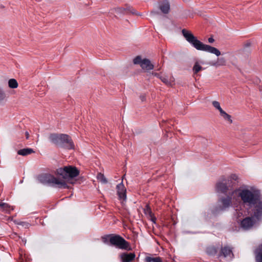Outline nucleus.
<instances>
[{"mask_svg": "<svg viewBox=\"0 0 262 262\" xmlns=\"http://www.w3.org/2000/svg\"><path fill=\"white\" fill-rule=\"evenodd\" d=\"M26 138L27 139L29 138V133L28 132H26Z\"/></svg>", "mask_w": 262, "mask_h": 262, "instance_id": "473e14b6", "label": "nucleus"}, {"mask_svg": "<svg viewBox=\"0 0 262 262\" xmlns=\"http://www.w3.org/2000/svg\"><path fill=\"white\" fill-rule=\"evenodd\" d=\"M257 212L254 213V216L258 219V216L262 213V207H260L257 209Z\"/></svg>", "mask_w": 262, "mask_h": 262, "instance_id": "a878e982", "label": "nucleus"}, {"mask_svg": "<svg viewBox=\"0 0 262 262\" xmlns=\"http://www.w3.org/2000/svg\"><path fill=\"white\" fill-rule=\"evenodd\" d=\"M34 152V151L31 148H24L20 149L17 151V154L19 155L25 156L31 154Z\"/></svg>", "mask_w": 262, "mask_h": 262, "instance_id": "dca6fc26", "label": "nucleus"}, {"mask_svg": "<svg viewBox=\"0 0 262 262\" xmlns=\"http://www.w3.org/2000/svg\"><path fill=\"white\" fill-rule=\"evenodd\" d=\"M68 149L74 148V145L71 138L67 135V138L66 140H62V145Z\"/></svg>", "mask_w": 262, "mask_h": 262, "instance_id": "9b49d317", "label": "nucleus"}, {"mask_svg": "<svg viewBox=\"0 0 262 262\" xmlns=\"http://www.w3.org/2000/svg\"><path fill=\"white\" fill-rule=\"evenodd\" d=\"M214 41V39L212 37H210L208 38V42L209 43H213Z\"/></svg>", "mask_w": 262, "mask_h": 262, "instance_id": "c756f323", "label": "nucleus"}, {"mask_svg": "<svg viewBox=\"0 0 262 262\" xmlns=\"http://www.w3.org/2000/svg\"><path fill=\"white\" fill-rule=\"evenodd\" d=\"M207 252L210 255H213L216 253V250L214 247H209L207 248Z\"/></svg>", "mask_w": 262, "mask_h": 262, "instance_id": "b1692460", "label": "nucleus"}, {"mask_svg": "<svg viewBox=\"0 0 262 262\" xmlns=\"http://www.w3.org/2000/svg\"><path fill=\"white\" fill-rule=\"evenodd\" d=\"M231 204H237V203L236 202H233L232 198V193L230 195V196H228L225 198H223L221 201L220 207L221 209L224 210L229 207Z\"/></svg>", "mask_w": 262, "mask_h": 262, "instance_id": "0eeeda50", "label": "nucleus"}, {"mask_svg": "<svg viewBox=\"0 0 262 262\" xmlns=\"http://www.w3.org/2000/svg\"><path fill=\"white\" fill-rule=\"evenodd\" d=\"M8 87L10 89H15L18 86V83L15 79H10L8 81Z\"/></svg>", "mask_w": 262, "mask_h": 262, "instance_id": "2eb2a0df", "label": "nucleus"}, {"mask_svg": "<svg viewBox=\"0 0 262 262\" xmlns=\"http://www.w3.org/2000/svg\"><path fill=\"white\" fill-rule=\"evenodd\" d=\"M160 10L164 13H167L170 9L169 3L167 1L161 2L160 5Z\"/></svg>", "mask_w": 262, "mask_h": 262, "instance_id": "ddd939ff", "label": "nucleus"}, {"mask_svg": "<svg viewBox=\"0 0 262 262\" xmlns=\"http://www.w3.org/2000/svg\"><path fill=\"white\" fill-rule=\"evenodd\" d=\"M222 253L224 256H227L231 254V249L228 247H225L222 250Z\"/></svg>", "mask_w": 262, "mask_h": 262, "instance_id": "5701e85b", "label": "nucleus"}, {"mask_svg": "<svg viewBox=\"0 0 262 262\" xmlns=\"http://www.w3.org/2000/svg\"><path fill=\"white\" fill-rule=\"evenodd\" d=\"M217 189L219 191L225 192L227 190L226 185L224 183H220L217 184L216 186Z\"/></svg>", "mask_w": 262, "mask_h": 262, "instance_id": "aec40b11", "label": "nucleus"}, {"mask_svg": "<svg viewBox=\"0 0 262 262\" xmlns=\"http://www.w3.org/2000/svg\"><path fill=\"white\" fill-rule=\"evenodd\" d=\"M233 202L237 203L241 202L248 204L249 205H254L258 203V200L254 194L250 190L244 187H240L232 192Z\"/></svg>", "mask_w": 262, "mask_h": 262, "instance_id": "7ed1b4c3", "label": "nucleus"}, {"mask_svg": "<svg viewBox=\"0 0 262 262\" xmlns=\"http://www.w3.org/2000/svg\"><path fill=\"white\" fill-rule=\"evenodd\" d=\"M256 220L253 217H246L241 222V226L245 229H249L256 223Z\"/></svg>", "mask_w": 262, "mask_h": 262, "instance_id": "1a4fd4ad", "label": "nucleus"}, {"mask_svg": "<svg viewBox=\"0 0 262 262\" xmlns=\"http://www.w3.org/2000/svg\"><path fill=\"white\" fill-rule=\"evenodd\" d=\"M182 34L185 39L198 50L213 54L217 56L221 55V52L217 48L208 45L204 44L190 31L183 29Z\"/></svg>", "mask_w": 262, "mask_h": 262, "instance_id": "f03ea898", "label": "nucleus"}, {"mask_svg": "<svg viewBox=\"0 0 262 262\" xmlns=\"http://www.w3.org/2000/svg\"><path fill=\"white\" fill-rule=\"evenodd\" d=\"M163 82L168 86H172L174 84V78L173 76H163L159 77Z\"/></svg>", "mask_w": 262, "mask_h": 262, "instance_id": "9d476101", "label": "nucleus"}, {"mask_svg": "<svg viewBox=\"0 0 262 262\" xmlns=\"http://www.w3.org/2000/svg\"><path fill=\"white\" fill-rule=\"evenodd\" d=\"M220 116L223 117V118L228 121L230 124L232 123V120L231 119V117L230 115L228 114L224 111L220 113Z\"/></svg>", "mask_w": 262, "mask_h": 262, "instance_id": "a211bd4d", "label": "nucleus"}, {"mask_svg": "<svg viewBox=\"0 0 262 262\" xmlns=\"http://www.w3.org/2000/svg\"><path fill=\"white\" fill-rule=\"evenodd\" d=\"M67 138V135L66 134H51L49 136L50 141L58 146H61L62 140H66Z\"/></svg>", "mask_w": 262, "mask_h": 262, "instance_id": "423d86ee", "label": "nucleus"}, {"mask_svg": "<svg viewBox=\"0 0 262 262\" xmlns=\"http://www.w3.org/2000/svg\"><path fill=\"white\" fill-rule=\"evenodd\" d=\"M226 63V59L224 57L218 58L216 62H212L211 65L215 67L225 66Z\"/></svg>", "mask_w": 262, "mask_h": 262, "instance_id": "4468645a", "label": "nucleus"}, {"mask_svg": "<svg viewBox=\"0 0 262 262\" xmlns=\"http://www.w3.org/2000/svg\"><path fill=\"white\" fill-rule=\"evenodd\" d=\"M110 243L117 247V248L130 250L128 243L122 237L119 235H113L108 236Z\"/></svg>", "mask_w": 262, "mask_h": 262, "instance_id": "39448f33", "label": "nucleus"}, {"mask_svg": "<svg viewBox=\"0 0 262 262\" xmlns=\"http://www.w3.org/2000/svg\"><path fill=\"white\" fill-rule=\"evenodd\" d=\"M233 57H234V58H235V57L233 56ZM236 59H235V60H232L231 61V63H232V64L234 65V66H236Z\"/></svg>", "mask_w": 262, "mask_h": 262, "instance_id": "c85d7f7f", "label": "nucleus"}, {"mask_svg": "<svg viewBox=\"0 0 262 262\" xmlns=\"http://www.w3.org/2000/svg\"><path fill=\"white\" fill-rule=\"evenodd\" d=\"M117 190L119 198L123 203L126 200V189L122 183H121L117 186Z\"/></svg>", "mask_w": 262, "mask_h": 262, "instance_id": "6e6552de", "label": "nucleus"}, {"mask_svg": "<svg viewBox=\"0 0 262 262\" xmlns=\"http://www.w3.org/2000/svg\"><path fill=\"white\" fill-rule=\"evenodd\" d=\"M56 173L57 177L47 175L45 178L48 182L52 183L58 188H66L68 187V183H73V179L79 175V171L74 166H67L58 168Z\"/></svg>", "mask_w": 262, "mask_h": 262, "instance_id": "f257e3e1", "label": "nucleus"}, {"mask_svg": "<svg viewBox=\"0 0 262 262\" xmlns=\"http://www.w3.org/2000/svg\"><path fill=\"white\" fill-rule=\"evenodd\" d=\"M133 63L135 64H139L141 69L145 71H150L154 68V64L149 59L140 55L134 58Z\"/></svg>", "mask_w": 262, "mask_h": 262, "instance_id": "20e7f679", "label": "nucleus"}, {"mask_svg": "<svg viewBox=\"0 0 262 262\" xmlns=\"http://www.w3.org/2000/svg\"><path fill=\"white\" fill-rule=\"evenodd\" d=\"M212 104L216 110H217L219 111L220 114L224 111V110L222 108V107L221 106L220 103L219 101H213L212 102Z\"/></svg>", "mask_w": 262, "mask_h": 262, "instance_id": "4be33fe9", "label": "nucleus"}, {"mask_svg": "<svg viewBox=\"0 0 262 262\" xmlns=\"http://www.w3.org/2000/svg\"><path fill=\"white\" fill-rule=\"evenodd\" d=\"M0 207L4 210L6 209L8 207V205L5 203H0Z\"/></svg>", "mask_w": 262, "mask_h": 262, "instance_id": "cd10ccee", "label": "nucleus"}, {"mask_svg": "<svg viewBox=\"0 0 262 262\" xmlns=\"http://www.w3.org/2000/svg\"><path fill=\"white\" fill-rule=\"evenodd\" d=\"M117 10L119 11H121L122 10V8H118Z\"/></svg>", "mask_w": 262, "mask_h": 262, "instance_id": "72a5a7b5", "label": "nucleus"}, {"mask_svg": "<svg viewBox=\"0 0 262 262\" xmlns=\"http://www.w3.org/2000/svg\"><path fill=\"white\" fill-rule=\"evenodd\" d=\"M144 213L147 215H149L150 216V217H151L152 218L151 211L149 207H148V206L146 207V208L144 209Z\"/></svg>", "mask_w": 262, "mask_h": 262, "instance_id": "393cba45", "label": "nucleus"}, {"mask_svg": "<svg viewBox=\"0 0 262 262\" xmlns=\"http://www.w3.org/2000/svg\"><path fill=\"white\" fill-rule=\"evenodd\" d=\"M155 76H158V74H155Z\"/></svg>", "mask_w": 262, "mask_h": 262, "instance_id": "f704fd0d", "label": "nucleus"}, {"mask_svg": "<svg viewBox=\"0 0 262 262\" xmlns=\"http://www.w3.org/2000/svg\"><path fill=\"white\" fill-rule=\"evenodd\" d=\"M122 262H130L135 258L134 253H123L120 256Z\"/></svg>", "mask_w": 262, "mask_h": 262, "instance_id": "f8f14e48", "label": "nucleus"}, {"mask_svg": "<svg viewBox=\"0 0 262 262\" xmlns=\"http://www.w3.org/2000/svg\"><path fill=\"white\" fill-rule=\"evenodd\" d=\"M203 70L202 67L201 66L199 61H196L192 68V71L194 74H196Z\"/></svg>", "mask_w": 262, "mask_h": 262, "instance_id": "6ab92c4d", "label": "nucleus"}, {"mask_svg": "<svg viewBox=\"0 0 262 262\" xmlns=\"http://www.w3.org/2000/svg\"><path fill=\"white\" fill-rule=\"evenodd\" d=\"M20 224L23 225V226H24V225H26L27 226H28V224L27 223H24V222L20 223Z\"/></svg>", "mask_w": 262, "mask_h": 262, "instance_id": "2f4dec72", "label": "nucleus"}, {"mask_svg": "<svg viewBox=\"0 0 262 262\" xmlns=\"http://www.w3.org/2000/svg\"><path fill=\"white\" fill-rule=\"evenodd\" d=\"M97 179L98 181H99L101 183L103 184H107L108 182L107 179L104 176V175L99 172L97 175Z\"/></svg>", "mask_w": 262, "mask_h": 262, "instance_id": "f3484780", "label": "nucleus"}, {"mask_svg": "<svg viewBox=\"0 0 262 262\" xmlns=\"http://www.w3.org/2000/svg\"><path fill=\"white\" fill-rule=\"evenodd\" d=\"M145 261L146 262H162L161 258L159 257H151L147 256L145 258Z\"/></svg>", "mask_w": 262, "mask_h": 262, "instance_id": "412c9836", "label": "nucleus"}, {"mask_svg": "<svg viewBox=\"0 0 262 262\" xmlns=\"http://www.w3.org/2000/svg\"><path fill=\"white\" fill-rule=\"evenodd\" d=\"M140 98L142 101H144L145 100V96L144 95L141 96Z\"/></svg>", "mask_w": 262, "mask_h": 262, "instance_id": "7c9ffc66", "label": "nucleus"}, {"mask_svg": "<svg viewBox=\"0 0 262 262\" xmlns=\"http://www.w3.org/2000/svg\"><path fill=\"white\" fill-rule=\"evenodd\" d=\"M256 260L257 262H262V253H259L256 255Z\"/></svg>", "mask_w": 262, "mask_h": 262, "instance_id": "bb28decb", "label": "nucleus"}]
</instances>
